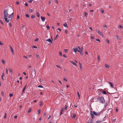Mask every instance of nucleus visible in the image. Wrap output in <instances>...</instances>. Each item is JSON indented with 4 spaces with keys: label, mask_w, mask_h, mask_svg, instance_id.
Here are the masks:
<instances>
[{
    "label": "nucleus",
    "mask_w": 123,
    "mask_h": 123,
    "mask_svg": "<svg viewBox=\"0 0 123 123\" xmlns=\"http://www.w3.org/2000/svg\"><path fill=\"white\" fill-rule=\"evenodd\" d=\"M102 112L103 111H102L97 112H96L94 111H93V112L91 111L90 112V114L92 116V118L93 119L95 118V117L94 115H95L99 116L100 114L102 113Z\"/></svg>",
    "instance_id": "f257e3e1"
},
{
    "label": "nucleus",
    "mask_w": 123,
    "mask_h": 123,
    "mask_svg": "<svg viewBox=\"0 0 123 123\" xmlns=\"http://www.w3.org/2000/svg\"><path fill=\"white\" fill-rule=\"evenodd\" d=\"M97 100L100 101L102 104H103L105 103V99L103 97H98L97 98Z\"/></svg>",
    "instance_id": "f03ea898"
},
{
    "label": "nucleus",
    "mask_w": 123,
    "mask_h": 123,
    "mask_svg": "<svg viewBox=\"0 0 123 123\" xmlns=\"http://www.w3.org/2000/svg\"><path fill=\"white\" fill-rule=\"evenodd\" d=\"M8 10L6 9L4 10L3 13L4 15V18H7L8 16V14L7 13Z\"/></svg>",
    "instance_id": "7ed1b4c3"
},
{
    "label": "nucleus",
    "mask_w": 123,
    "mask_h": 123,
    "mask_svg": "<svg viewBox=\"0 0 123 123\" xmlns=\"http://www.w3.org/2000/svg\"><path fill=\"white\" fill-rule=\"evenodd\" d=\"M36 70L35 69L33 70L32 71L31 75L33 77H34L36 75Z\"/></svg>",
    "instance_id": "20e7f679"
},
{
    "label": "nucleus",
    "mask_w": 123,
    "mask_h": 123,
    "mask_svg": "<svg viewBox=\"0 0 123 123\" xmlns=\"http://www.w3.org/2000/svg\"><path fill=\"white\" fill-rule=\"evenodd\" d=\"M80 49H81V50H78V51L79 52H80V55H83V54L82 53V50H83V47H82Z\"/></svg>",
    "instance_id": "39448f33"
},
{
    "label": "nucleus",
    "mask_w": 123,
    "mask_h": 123,
    "mask_svg": "<svg viewBox=\"0 0 123 123\" xmlns=\"http://www.w3.org/2000/svg\"><path fill=\"white\" fill-rule=\"evenodd\" d=\"M5 20V21L7 23H8L9 22H10V21H11V19H9L8 20L7 19V18H4Z\"/></svg>",
    "instance_id": "423d86ee"
},
{
    "label": "nucleus",
    "mask_w": 123,
    "mask_h": 123,
    "mask_svg": "<svg viewBox=\"0 0 123 123\" xmlns=\"http://www.w3.org/2000/svg\"><path fill=\"white\" fill-rule=\"evenodd\" d=\"M10 49L11 50V52H12V54H13V55H14V50L12 47L11 46V45H10Z\"/></svg>",
    "instance_id": "0eeeda50"
},
{
    "label": "nucleus",
    "mask_w": 123,
    "mask_h": 123,
    "mask_svg": "<svg viewBox=\"0 0 123 123\" xmlns=\"http://www.w3.org/2000/svg\"><path fill=\"white\" fill-rule=\"evenodd\" d=\"M46 41H48L49 42L51 43H52V41H53V39H48Z\"/></svg>",
    "instance_id": "6e6552de"
},
{
    "label": "nucleus",
    "mask_w": 123,
    "mask_h": 123,
    "mask_svg": "<svg viewBox=\"0 0 123 123\" xmlns=\"http://www.w3.org/2000/svg\"><path fill=\"white\" fill-rule=\"evenodd\" d=\"M41 19L42 21V22L44 21L45 19V17L41 16Z\"/></svg>",
    "instance_id": "1a4fd4ad"
},
{
    "label": "nucleus",
    "mask_w": 123,
    "mask_h": 123,
    "mask_svg": "<svg viewBox=\"0 0 123 123\" xmlns=\"http://www.w3.org/2000/svg\"><path fill=\"white\" fill-rule=\"evenodd\" d=\"M13 15H14V13H13V12L11 14L9 15V16H8L9 18H12V17H13Z\"/></svg>",
    "instance_id": "9d476101"
},
{
    "label": "nucleus",
    "mask_w": 123,
    "mask_h": 123,
    "mask_svg": "<svg viewBox=\"0 0 123 123\" xmlns=\"http://www.w3.org/2000/svg\"><path fill=\"white\" fill-rule=\"evenodd\" d=\"M98 33L99 35L101 36V37H102L103 36L102 33L100 31H98Z\"/></svg>",
    "instance_id": "9b49d317"
},
{
    "label": "nucleus",
    "mask_w": 123,
    "mask_h": 123,
    "mask_svg": "<svg viewBox=\"0 0 123 123\" xmlns=\"http://www.w3.org/2000/svg\"><path fill=\"white\" fill-rule=\"evenodd\" d=\"M73 49L74 50V51L75 53L77 51H78V50L77 48H73Z\"/></svg>",
    "instance_id": "f8f14e48"
},
{
    "label": "nucleus",
    "mask_w": 123,
    "mask_h": 123,
    "mask_svg": "<svg viewBox=\"0 0 123 123\" xmlns=\"http://www.w3.org/2000/svg\"><path fill=\"white\" fill-rule=\"evenodd\" d=\"M109 83L110 84V86H111V87H112V88H113L114 87L113 86V84L111 82H109Z\"/></svg>",
    "instance_id": "ddd939ff"
},
{
    "label": "nucleus",
    "mask_w": 123,
    "mask_h": 123,
    "mask_svg": "<svg viewBox=\"0 0 123 123\" xmlns=\"http://www.w3.org/2000/svg\"><path fill=\"white\" fill-rule=\"evenodd\" d=\"M70 62L74 65L76 66V63L73 61H70Z\"/></svg>",
    "instance_id": "4468645a"
},
{
    "label": "nucleus",
    "mask_w": 123,
    "mask_h": 123,
    "mask_svg": "<svg viewBox=\"0 0 123 123\" xmlns=\"http://www.w3.org/2000/svg\"><path fill=\"white\" fill-rule=\"evenodd\" d=\"M63 25L64 27H68L67 24L66 22H65L64 24H63Z\"/></svg>",
    "instance_id": "2eb2a0df"
},
{
    "label": "nucleus",
    "mask_w": 123,
    "mask_h": 123,
    "mask_svg": "<svg viewBox=\"0 0 123 123\" xmlns=\"http://www.w3.org/2000/svg\"><path fill=\"white\" fill-rule=\"evenodd\" d=\"M105 66L106 68H109L110 67V66L107 64H106L105 65Z\"/></svg>",
    "instance_id": "dca6fc26"
},
{
    "label": "nucleus",
    "mask_w": 123,
    "mask_h": 123,
    "mask_svg": "<svg viewBox=\"0 0 123 123\" xmlns=\"http://www.w3.org/2000/svg\"><path fill=\"white\" fill-rule=\"evenodd\" d=\"M76 116V114H74L72 116V117L74 119L75 118Z\"/></svg>",
    "instance_id": "f3484780"
},
{
    "label": "nucleus",
    "mask_w": 123,
    "mask_h": 123,
    "mask_svg": "<svg viewBox=\"0 0 123 123\" xmlns=\"http://www.w3.org/2000/svg\"><path fill=\"white\" fill-rule=\"evenodd\" d=\"M84 15H85V16L86 17H87V16L88 15V14L86 12H84Z\"/></svg>",
    "instance_id": "a211bd4d"
},
{
    "label": "nucleus",
    "mask_w": 123,
    "mask_h": 123,
    "mask_svg": "<svg viewBox=\"0 0 123 123\" xmlns=\"http://www.w3.org/2000/svg\"><path fill=\"white\" fill-rule=\"evenodd\" d=\"M8 69L10 72L11 73L13 72V70L12 69H11V68H9Z\"/></svg>",
    "instance_id": "6ab92c4d"
},
{
    "label": "nucleus",
    "mask_w": 123,
    "mask_h": 123,
    "mask_svg": "<svg viewBox=\"0 0 123 123\" xmlns=\"http://www.w3.org/2000/svg\"><path fill=\"white\" fill-rule=\"evenodd\" d=\"M102 121L100 120H98L96 122V123H100Z\"/></svg>",
    "instance_id": "aec40b11"
},
{
    "label": "nucleus",
    "mask_w": 123,
    "mask_h": 123,
    "mask_svg": "<svg viewBox=\"0 0 123 123\" xmlns=\"http://www.w3.org/2000/svg\"><path fill=\"white\" fill-rule=\"evenodd\" d=\"M41 110L40 109H39L38 110L37 112H38V115L39 114H40V112H41Z\"/></svg>",
    "instance_id": "412c9836"
},
{
    "label": "nucleus",
    "mask_w": 123,
    "mask_h": 123,
    "mask_svg": "<svg viewBox=\"0 0 123 123\" xmlns=\"http://www.w3.org/2000/svg\"><path fill=\"white\" fill-rule=\"evenodd\" d=\"M1 62H2L4 64H5V61L3 60V59H2L1 61Z\"/></svg>",
    "instance_id": "4be33fe9"
},
{
    "label": "nucleus",
    "mask_w": 123,
    "mask_h": 123,
    "mask_svg": "<svg viewBox=\"0 0 123 123\" xmlns=\"http://www.w3.org/2000/svg\"><path fill=\"white\" fill-rule=\"evenodd\" d=\"M29 11L30 12H33V10L31 9H29Z\"/></svg>",
    "instance_id": "5701e85b"
},
{
    "label": "nucleus",
    "mask_w": 123,
    "mask_h": 123,
    "mask_svg": "<svg viewBox=\"0 0 123 123\" xmlns=\"http://www.w3.org/2000/svg\"><path fill=\"white\" fill-rule=\"evenodd\" d=\"M36 14L37 16L38 17H40V15L37 12H36Z\"/></svg>",
    "instance_id": "b1692460"
},
{
    "label": "nucleus",
    "mask_w": 123,
    "mask_h": 123,
    "mask_svg": "<svg viewBox=\"0 0 123 123\" xmlns=\"http://www.w3.org/2000/svg\"><path fill=\"white\" fill-rule=\"evenodd\" d=\"M102 93L104 94H107L106 92L105 91H103V92H102Z\"/></svg>",
    "instance_id": "393cba45"
},
{
    "label": "nucleus",
    "mask_w": 123,
    "mask_h": 123,
    "mask_svg": "<svg viewBox=\"0 0 123 123\" xmlns=\"http://www.w3.org/2000/svg\"><path fill=\"white\" fill-rule=\"evenodd\" d=\"M31 108H30L28 111V113H30L31 112Z\"/></svg>",
    "instance_id": "a878e982"
},
{
    "label": "nucleus",
    "mask_w": 123,
    "mask_h": 123,
    "mask_svg": "<svg viewBox=\"0 0 123 123\" xmlns=\"http://www.w3.org/2000/svg\"><path fill=\"white\" fill-rule=\"evenodd\" d=\"M77 94L78 95L79 97V98H80V95L79 94V93L78 92H77Z\"/></svg>",
    "instance_id": "bb28decb"
},
{
    "label": "nucleus",
    "mask_w": 123,
    "mask_h": 123,
    "mask_svg": "<svg viewBox=\"0 0 123 123\" xmlns=\"http://www.w3.org/2000/svg\"><path fill=\"white\" fill-rule=\"evenodd\" d=\"M67 105L65 106L64 108V110L66 111L67 109Z\"/></svg>",
    "instance_id": "cd10ccee"
},
{
    "label": "nucleus",
    "mask_w": 123,
    "mask_h": 123,
    "mask_svg": "<svg viewBox=\"0 0 123 123\" xmlns=\"http://www.w3.org/2000/svg\"><path fill=\"white\" fill-rule=\"evenodd\" d=\"M98 61H100V57H99V55H98Z\"/></svg>",
    "instance_id": "c85d7f7f"
},
{
    "label": "nucleus",
    "mask_w": 123,
    "mask_h": 123,
    "mask_svg": "<svg viewBox=\"0 0 123 123\" xmlns=\"http://www.w3.org/2000/svg\"><path fill=\"white\" fill-rule=\"evenodd\" d=\"M1 95L2 97H4V92H1Z\"/></svg>",
    "instance_id": "c756f323"
},
{
    "label": "nucleus",
    "mask_w": 123,
    "mask_h": 123,
    "mask_svg": "<svg viewBox=\"0 0 123 123\" xmlns=\"http://www.w3.org/2000/svg\"><path fill=\"white\" fill-rule=\"evenodd\" d=\"M79 63L80 66V69H81L82 68V66L80 62H79Z\"/></svg>",
    "instance_id": "7c9ffc66"
},
{
    "label": "nucleus",
    "mask_w": 123,
    "mask_h": 123,
    "mask_svg": "<svg viewBox=\"0 0 123 123\" xmlns=\"http://www.w3.org/2000/svg\"><path fill=\"white\" fill-rule=\"evenodd\" d=\"M38 87H40V88H43V86L41 85H39V86H38Z\"/></svg>",
    "instance_id": "2f4dec72"
},
{
    "label": "nucleus",
    "mask_w": 123,
    "mask_h": 123,
    "mask_svg": "<svg viewBox=\"0 0 123 123\" xmlns=\"http://www.w3.org/2000/svg\"><path fill=\"white\" fill-rule=\"evenodd\" d=\"M56 66L57 68L61 69V67L59 66L58 65H56Z\"/></svg>",
    "instance_id": "473e14b6"
},
{
    "label": "nucleus",
    "mask_w": 123,
    "mask_h": 123,
    "mask_svg": "<svg viewBox=\"0 0 123 123\" xmlns=\"http://www.w3.org/2000/svg\"><path fill=\"white\" fill-rule=\"evenodd\" d=\"M118 27L119 28H120L121 29H122L123 28V26L120 25L118 26Z\"/></svg>",
    "instance_id": "72a5a7b5"
},
{
    "label": "nucleus",
    "mask_w": 123,
    "mask_h": 123,
    "mask_svg": "<svg viewBox=\"0 0 123 123\" xmlns=\"http://www.w3.org/2000/svg\"><path fill=\"white\" fill-rule=\"evenodd\" d=\"M68 51V50L67 49H65L64 50V51L66 53H67V52Z\"/></svg>",
    "instance_id": "f704fd0d"
},
{
    "label": "nucleus",
    "mask_w": 123,
    "mask_h": 123,
    "mask_svg": "<svg viewBox=\"0 0 123 123\" xmlns=\"http://www.w3.org/2000/svg\"><path fill=\"white\" fill-rule=\"evenodd\" d=\"M13 96V94L12 93H10L9 94V96L10 97H11Z\"/></svg>",
    "instance_id": "c9c22d12"
},
{
    "label": "nucleus",
    "mask_w": 123,
    "mask_h": 123,
    "mask_svg": "<svg viewBox=\"0 0 123 123\" xmlns=\"http://www.w3.org/2000/svg\"><path fill=\"white\" fill-rule=\"evenodd\" d=\"M33 1V0H30L28 1V2L29 3H31Z\"/></svg>",
    "instance_id": "e433bc0d"
},
{
    "label": "nucleus",
    "mask_w": 123,
    "mask_h": 123,
    "mask_svg": "<svg viewBox=\"0 0 123 123\" xmlns=\"http://www.w3.org/2000/svg\"><path fill=\"white\" fill-rule=\"evenodd\" d=\"M97 91L98 92H101V89H98V90Z\"/></svg>",
    "instance_id": "4c0bfd02"
},
{
    "label": "nucleus",
    "mask_w": 123,
    "mask_h": 123,
    "mask_svg": "<svg viewBox=\"0 0 123 123\" xmlns=\"http://www.w3.org/2000/svg\"><path fill=\"white\" fill-rule=\"evenodd\" d=\"M33 48L36 49L37 48V47L36 46H33L32 47Z\"/></svg>",
    "instance_id": "58836bf2"
},
{
    "label": "nucleus",
    "mask_w": 123,
    "mask_h": 123,
    "mask_svg": "<svg viewBox=\"0 0 123 123\" xmlns=\"http://www.w3.org/2000/svg\"><path fill=\"white\" fill-rule=\"evenodd\" d=\"M43 104V103L42 102H41L40 104V105L41 106Z\"/></svg>",
    "instance_id": "ea45409f"
},
{
    "label": "nucleus",
    "mask_w": 123,
    "mask_h": 123,
    "mask_svg": "<svg viewBox=\"0 0 123 123\" xmlns=\"http://www.w3.org/2000/svg\"><path fill=\"white\" fill-rule=\"evenodd\" d=\"M25 16L27 17H29V15L28 14H26Z\"/></svg>",
    "instance_id": "a19ab883"
},
{
    "label": "nucleus",
    "mask_w": 123,
    "mask_h": 123,
    "mask_svg": "<svg viewBox=\"0 0 123 123\" xmlns=\"http://www.w3.org/2000/svg\"><path fill=\"white\" fill-rule=\"evenodd\" d=\"M43 81V80L42 79H40L39 80V81L40 82H42Z\"/></svg>",
    "instance_id": "79ce46f5"
},
{
    "label": "nucleus",
    "mask_w": 123,
    "mask_h": 123,
    "mask_svg": "<svg viewBox=\"0 0 123 123\" xmlns=\"http://www.w3.org/2000/svg\"><path fill=\"white\" fill-rule=\"evenodd\" d=\"M46 28L48 29H49L50 28L49 26L48 25H47Z\"/></svg>",
    "instance_id": "37998d69"
},
{
    "label": "nucleus",
    "mask_w": 123,
    "mask_h": 123,
    "mask_svg": "<svg viewBox=\"0 0 123 123\" xmlns=\"http://www.w3.org/2000/svg\"><path fill=\"white\" fill-rule=\"evenodd\" d=\"M104 10H103V9H102V10H101V11H100V12H101L102 13H104Z\"/></svg>",
    "instance_id": "c03bdc74"
},
{
    "label": "nucleus",
    "mask_w": 123,
    "mask_h": 123,
    "mask_svg": "<svg viewBox=\"0 0 123 123\" xmlns=\"http://www.w3.org/2000/svg\"><path fill=\"white\" fill-rule=\"evenodd\" d=\"M36 56L37 58L38 59L40 57L38 55H36Z\"/></svg>",
    "instance_id": "a18cd8bd"
},
{
    "label": "nucleus",
    "mask_w": 123,
    "mask_h": 123,
    "mask_svg": "<svg viewBox=\"0 0 123 123\" xmlns=\"http://www.w3.org/2000/svg\"><path fill=\"white\" fill-rule=\"evenodd\" d=\"M106 42L108 43L109 44V40H108V39H107L106 40Z\"/></svg>",
    "instance_id": "49530a36"
},
{
    "label": "nucleus",
    "mask_w": 123,
    "mask_h": 123,
    "mask_svg": "<svg viewBox=\"0 0 123 123\" xmlns=\"http://www.w3.org/2000/svg\"><path fill=\"white\" fill-rule=\"evenodd\" d=\"M59 54L61 56H62V53L60 51L59 52Z\"/></svg>",
    "instance_id": "de8ad7c7"
},
{
    "label": "nucleus",
    "mask_w": 123,
    "mask_h": 123,
    "mask_svg": "<svg viewBox=\"0 0 123 123\" xmlns=\"http://www.w3.org/2000/svg\"><path fill=\"white\" fill-rule=\"evenodd\" d=\"M64 110V108H62L61 109V111L63 112Z\"/></svg>",
    "instance_id": "09e8293b"
},
{
    "label": "nucleus",
    "mask_w": 123,
    "mask_h": 123,
    "mask_svg": "<svg viewBox=\"0 0 123 123\" xmlns=\"http://www.w3.org/2000/svg\"><path fill=\"white\" fill-rule=\"evenodd\" d=\"M35 16L34 15H32L31 16V18H35Z\"/></svg>",
    "instance_id": "8fccbe9b"
},
{
    "label": "nucleus",
    "mask_w": 123,
    "mask_h": 123,
    "mask_svg": "<svg viewBox=\"0 0 123 123\" xmlns=\"http://www.w3.org/2000/svg\"><path fill=\"white\" fill-rule=\"evenodd\" d=\"M6 74H8V70L7 68L6 69Z\"/></svg>",
    "instance_id": "3c124183"
},
{
    "label": "nucleus",
    "mask_w": 123,
    "mask_h": 123,
    "mask_svg": "<svg viewBox=\"0 0 123 123\" xmlns=\"http://www.w3.org/2000/svg\"><path fill=\"white\" fill-rule=\"evenodd\" d=\"M103 26L104 27H106V28H107V26L106 25H104Z\"/></svg>",
    "instance_id": "603ef678"
},
{
    "label": "nucleus",
    "mask_w": 123,
    "mask_h": 123,
    "mask_svg": "<svg viewBox=\"0 0 123 123\" xmlns=\"http://www.w3.org/2000/svg\"><path fill=\"white\" fill-rule=\"evenodd\" d=\"M96 40L97 41H98L99 42H100V40H99V39H96Z\"/></svg>",
    "instance_id": "864d4df0"
},
{
    "label": "nucleus",
    "mask_w": 123,
    "mask_h": 123,
    "mask_svg": "<svg viewBox=\"0 0 123 123\" xmlns=\"http://www.w3.org/2000/svg\"><path fill=\"white\" fill-rule=\"evenodd\" d=\"M63 80L65 81H66V82H67V80L65 78H63Z\"/></svg>",
    "instance_id": "5fc2aeb1"
},
{
    "label": "nucleus",
    "mask_w": 123,
    "mask_h": 123,
    "mask_svg": "<svg viewBox=\"0 0 123 123\" xmlns=\"http://www.w3.org/2000/svg\"><path fill=\"white\" fill-rule=\"evenodd\" d=\"M16 3L17 5H18L19 4V2L18 1H17L16 2Z\"/></svg>",
    "instance_id": "6e6d98bb"
},
{
    "label": "nucleus",
    "mask_w": 123,
    "mask_h": 123,
    "mask_svg": "<svg viewBox=\"0 0 123 123\" xmlns=\"http://www.w3.org/2000/svg\"><path fill=\"white\" fill-rule=\"evenodd\" d=\"M9 25L10 27H11L12 26V24L11 23H9Z\"/></svg>",
    "instance_id": "4d7b16f0"
},
{
    "label": "nucleus",
    "mask_w": 123,
    "mask_h": 123,
    "mask_svg": "<svg viewBox=\"0 0 123 123\" xmlns=\"http://www.w3.org/2000/svg\"><path fill=\"white\" fill-rule=\"evenodd\" d=\"M17 18L18 19H19V17L18 15H17Z\"/></svg>",
    "instance_id": "13d9d810"
},
{
    "label": "nucleus",
    "mask_w": 123,
    "mask_h": 123,
    "mask_svg": "<svg viewBox=\"0 0 123 123\" xmlns=\"http://www.w3.org/2000/svg\"><path fill=\"white\" fill-rule=\"evenodd\" d=\"M89 28L92 31H93V30H92V27H89Z\"/></svg>",
    "instance_id": "bf43d9fd"
},
{
    "label": "nucleus",
    "mask_w": 123,
    "mask_h": 123,
    "mask_svg": "<svg viewBox=\"0 0 123 123\" xmlns=\"http://www.w3.org/2000/svg\"><path fill=\"white\" fill-rule=\"evenodd\" d=\"M55 2L56 3H58V2L57 0H55Z\"/></svg>",
    "instance_id": "052dcab7"
},
{
    "label": "nucleus",
    "mask_w": 123,
    "mask_h": 123,
    "mask_svg": "<svg viewBox=\"0 0 123 123\" xmlns=\"http://www.w3.org/2000/svg\"><path fill=\"white\" fill-rule=\"evenodd\" d=\"M63 56L64 57H66H66H67V56H66V55H65V54H63Z\"/></svg>",
    "instance_id": "680f3d73"
},
{
    "label": "nucleus",
    "mask_w": 123,
    "mask_h": 123,
    "mask_svg": "<svg viewBox=\"0 0 123 123\" xmlns=\"http://www.w3.org/2000/svg\"><path fill=\"white\" fill-rule=\"evenodd\" d=\"M4 76V75L3 74L1 77H2V80H3V79H4V78H3Z\"/></svg>",
    "instance_id": "e2e57ef3"
},
{
    "label": "nucleus",
    "mask_w": 123,
    "mask_h": 123,
    "mask_svg": "<svg viewBox=\"0 0 123 123\" xmlns=\"http://www.w3.org/2000/svg\"><path fill=\"white\" fill-rule=\"evenodd\" d=\"M26 86H27V85H25V86L24 87V89H26Z\"/></svg>",
    "instance_id": "0e129e2a"
},
{
    "label": "nucleus",
    "mask_w": 123,
    "mask_h": 123,
    "mask_svg": "<svg viewBox=\"0 0 123 123\" xmlns=\"http://www.w3.org/2000/svg\"><path fill=\"white\" fill-rule=\"evenodd\" d=\"M93 10H90L89 11V12H93Z\"/></svg>",
    "instance_id": "69168bd1"
},
{
    "label": "nucleus",
    "mask_w": 123,
    "mask_h": 123,
    "mask_svg": "<svg viewBox=\"0 0 123 123\" xmlns=\"http://www.w3.org/2000/svg\"><path fill=\"white\" fill-rule=\"evenodd\" d=\"M38 39H36L35 40V41H37L38 40Z\"/></svg>",
    "instance_id": "338daca9"
},
{
    "label": "nucleus",
    "mask_w": 123,
    "mask_h": 123,
    "mask_svg": "<svg viewBox=\"0 0 123 123\" xmlns=\"http://www.w3.org/2000/svg\"><path fill=\"white\" fill-rule=\"evenodd\" d=\"M25 5L26 6H28V5L26 3H25Z\"/></svg>",
    "instance_id": "774afa93"
}]
</instances>
